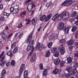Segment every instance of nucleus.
Wrapping results in <instances>:
<instances>
[{"mask_svg": "<svg viewBox=\"0 0 78 78\" xmlns=\"http://www.w3.org/2000/svg\"><path fill=\"white\" fill-rule=\"evenodd\" d=\"M36 53H34L33 55L32 58L31 59V62H34V60L36 58Z\"/></svg>", "mask_w": 78, "mask_h": 78, "instance_id": "15", "label": "nucleus"}, {"mask_svg": "<svg viewBox=\"0 0 78 78\" xmlns=\"http://www.w3.org/2000/svg\"><path fill=\"white\" fill-rule=\"evenodd\" d=\"M69 51H72L73 50V47L71 46L69 48Z\"/></svg>", "mask_w": 78, "mask_h": 78, "instance_id": "58", "label": "nucleus"}, {"mask_svg": "<svg viewBox=\"0 0 78 78\" xmlns=\"http://www.w3.org/2000/svg\"><path fill=\"white\" fill-rule=\"evenodd\" d=\"M70 74H65V77L66 78H69V77L70 76Z\"/></svg>", "mask_w": 78, "mask_h": 78, "instance_id": "53", "label": "nucleus"}, {"mask_svg": "<svg viewBox=\"0 0 78 78\" xmlns=\"http://www.w3.org/2000/svg\"><path fill=\"white\" fill-rule=\"evenodd\" d=\"M34 44V40H33L30 42L29 43L27 48V51H30L31 49V48H33V47H34H34H33V44Z\"/></svg>", "mask_w": 78, "mask_h": 78, "instance_id": "2", "label": "nucleus"}, {"mask_svg": "<svg viewBox=\"0 0 78 78\" xmlns=\"http://www.w3.org/2000/svg\"><path fill=\"white\" fill-rule=\"evenodd\" d=\"M41 43L38 42L37 44V45L36 47V49H38L39 51H41L42 49V46H41Z\"/></svg>", "mask_w": 78, "mask_h": 78, "instance_id": "12", "label": "nucleus"}, {"mask_svg": "<svg viewBox=\"0 0 78 78\" xmlns=\"http://www.w3.org/2000/svg\"><path fill=\"white\" fill-rule=\"evenodd\" d=\"M77 28V27H76V26H73L72 27V29L71 30V31H72V32H74V31H75L76 30Z\"/></svg>", "mask_w": 78, "mask_h": 78, "instance_id": "28", "label": "nucleus"}, {"mask_svg": "<svg viewBox=\"0 0 78 78\" xmlns=\"http://www.w3.org/2000/svg\"><path fill=\"white\" fill-rule=\"evenodd\" d=\"M32 38V34H30V36L28 37V38L27 39V43H29V42H30V41L31 40V39Z\"/></svg>", "mask_w": 78, "mask_h": 78, "instance_id": "18", "label": "nucleus"}, {"mask_svg": "<svg viewBox=\"0 0 78 78\" xmlns=\"http://www.w3.org/2000/svg\"><path fill=\"white\" fill-rule=\"evenodd\" d=\"M52 4V2L51 1H50L48 3L46 4V6L47 7H49L50 5Z\"/></svg>", "mask_w": 78, "mask_h": 78, "instance_id": "31", "label": "nucleus"}, {"mask_svg": "<svg viewBox=\"0 0 78 78\" xmlns=\"http://www.w3.org/2000/svg\"><path fill=\"white\" fill-rule=\"evenodd\" d=\"M53 39H54V37H53V35H51L49 38V41H51V40H53Z\"/></svg>", "mask_w": 78, "mask_h": 78, "instance_id": "43", "label": "nucleus"}, {"mask_svg": "<svg viewBox=\"0 0 78 78\" xmlns=\"http://www.w3.org/2000/svg\"><path fill=\"white\" fill-rule=\"evenodd\" d=\"M6 70H3L2 72V76H3V75L6 74Z\"/></svg>", "mask_w": 78, "mask_h": 78, "instance_id": "44", "label": "nucleus"}, {"mask_svg": "<svg viewBox=\"0 0 78 78\" xmlns=\"http://www.w3.org/2000/svg\"><path fill=\"white\" fill-rule=\"evenodd\" d=\"M22 36H23V34H20L19 36V39H21V38H22Z\"/></svg>", "mask_w": 78, "mask_h": 78, "instance_id": "60", "label": "nucleus"}, {"mask_svg": "<svg viewBox=\"0 0 78 78\" xmlns=\"http://www.w3.org/2000/svg\"><path fill=\"white\" fill-rule=\"evenodd\" d=\"M8 34V32L6 31H3L2 34V38L4 39H6L8 36H7V34Z\"/></svg>", "mask_w": 78, "mask_h": 78, "instance_id": "6", "label": "nucleus"}, {"mask_svg": "<svg viewBox=\"0 0 78 78\" xmlns=\"http://www.w3.org/2000/svg\"><path fill=\"white\" fill-rule=\"evenodd\" d=\"M58 18V20H61L62 18H63V19H64V17L63 16V15L61 13V14L59 15Z\"/></svg>", "mask_w": 78, "mask_h": 78, "instance_id": "33", "label": "nucleus"}, {"mask_svg": "<svg viewBox=\"0 0 78 78\" xmlns=\"http://www.w3.org/2000/svg\"><path fill=\"white\" fill-rule=\"evenodd\" d=\"M16 45V42H14L11 45V48H13L14 47H15Z\"/></svg>", "mask_w": 78, "mask_h": 78, "instance_id": "40", "label": "nucleus"}, {"mask_svg": "<svg viewBox=\"0 0 78 78\" xmlns=\"http://www.w3.org/2000/svg\"><path fill=\"white\" fill-rule=\"evenodd\" d=\"M47 73H48L47 69H44V71L43 73V75L44 76H45L47 75Z\"/></svg>", "mask_w": 78, "mask_h": 78, "instance_id": "32", "label": "nucleus"}, {"mask_svg": "<svg viewBox=\"0 0 78 78\" xmlns=\"http://www.w3.org/2000/svg\"><path fill=\"white\" fill-rule=\"evenodd\" d=\"M54 16H55L57 18H58L59 16V15L58 13H56Z\"/></svg>", "mask_w": 78, "mask_h": 78, "instance_id": "59", "label": "nucleus"}, {"mask_svg": "<svg viewBox=\"0 0 78 78\" xmlns=\"http://www.w3.org/2000/svg\"><path fill=\"white\" fill-rule=\"evenodd\" d=\"M66 64H67V63L66 62L64 61H62L60 63V66L61 67H63L66 66Z\"/></svg>", "mask_w": 78, "mask_h": 78, "instance_id": "20", "label": "nucleus"}, {"mask_svg": "<svg viewBox=\"0 0 78 78\" xmlns=\"http://www.w3.org/2000/svg\"><path fill=\"white\" fill-rule=\"evenodd\" d=\"M3 7V5L2 4L0 5V9H2Z\"/></svg>", "mask_w": 78, "mask_h": 78, "instance_id": "62", "label": "nucleus"}, {"mask_svg": "<svg viewBox=\"0 0 78 78\" xmlns=\"http://www.w3.org/2000/svg\"><path fill=\"white\" fill-rule=\"evenodd\" d=\"M18 47H16L13 50V53L14 54L16 53L17 52H18Z\"/></svg>", "mask_w": 78, "mask_h": 78, "instance_id": "29", "label": "nucleus"}, {"mask_svg": "<svg viewBox=\"0 0 78 78\" xmlns=\"http://www.w3.org/2000/svg\"><path fill=\"white\" fill-rule=\"evenodd\" d=\"M58 37V34L57 33H55L54 36V39H56Z\"/></svg>", "mask_w": 78, "mask_h": 78, "instance_id": "42", "label": "nucleus"}, {"mask_svg": "<svg viewBox=\"0 0 78 78\" xmlns=\"http://www.w3.org/2000/svg\"><path fill=\"white\" fill-rule=\"evenodd\" d=\"M56 19H57V18L55 16L52 17V20H53L54 21H55Z\"/></svg>", "mask_w": 78, "mask_h": 78, "instance_id": "49", "label": "nucleus"}, {"mask_svg": "<svg viewBox=\"0 0 78 78\" xmlns=\"http://www.w3.org/2000/svg\"><path fill=\"white\" fill-rule=\"evenodd\" d=\"M75 45L77 48H78V43L76 42L75 44Z\"/></svg>", "mask_w": 78, "mask_h": 78, "instance_id": "64", "label": "nucleus"}, {"mask_svg": "<svg viewBox=\"0 0 78 78\" xmlns=\"http://www.w3.org/2000/svg\"><path fill=\"white\" fill-rule=\"evenodd\" d=\"M52 44V42H49L48 44V48H51V44Z\"/></svg>", "mask_w": 78, "mask_h": 78, "instance_id": "45", "label": "nucleus"}, {"mask_svg": "<svg viewBox=\"0 0 78 78\" xmlns=\"http://www.w3.org/2000/svg\"><path fill=\"white\" fill-rule=\"evenodd\" d=\"M5 19V17L3 16H2L0 18V20H1V21H4Z\"/></svg>", "mask_w": 78, "mask_h": 78, "instance_id": "52", "label": "nucleus"}, {"mask_svg": "<svg viewBox=\"0 0 78 78\" xmlns=\"http://www.w3.org/2000/svg\"><path fill=\"white\" fill-rule=\"evenodd\" d=\"M30 22H31V20H27V21L26 23V25H28V24H29Z\"/></svg>", "mask_w": 78, "mask_h": 78, "instance_id": "55", "label": "nucleus"}, {"mask_svg": "<svg viewBox=\"0 0 78 78\" xmlns=\"http://www.w3.org/2000/svg\"><path fill=\"white\" fill-rule=\"evenodd\" d=\"M12 36V33H11V34H10L8 37H9V38L10 37H11V36Z\"/></svg>", "mask_w": 78, "mask_h": 78, "instance_id": "61", "label": "nucleus"}, {"mask_svg": "<svg viewBox=\"0 0 78 78\" xmlns=\"http://www.w3.org/2000/svg\"><path fill=\"white\" fill-rule=\"evenodd\" d=\"M31 0H27L25 2V4L26 5H27V4H28L30 2H31Z\"/></svg>", "mask_w": 78, "mask_h": 78, "instance_id": "48", "label": "nucleus"}, {"mask_svg": "<svg viewBox=\"0 0 78 78\" xmlns=\"http://www.w3.org/2000/svg\"><path fill=\"white\" fill-rule=\"evenodd\" d=\"M34 47H33L32 48V49L30 51L29 53V55L27 56V59H29L31 57V55L33 54V51H34Z\"/></svg>", "mask_w": 78, "mask_h": 78, "instance_id": "13", "label": "nucleus"}, {"mask_svg": "<svg viewBox=\"0 0 78 78\" xmlns=\"http://www.w3.org/2000/svg\"><path fill=\"white\" fill-rule=\"evenodd\" d=\"M75 2V0H66L61 4L63 6H68Z\"/></svg>", "mask_w": 78, "mask_h": 78, "instance_id": "1", "label": "nucleus"}, {"mask_svg": "<svg viewBox=\"0 0 78 78\" xmlns=\"http://www.w3.org/2000/svg\"><path fill=\"white\" fill-rule=\"evenodd\" d=\"M4 54H5V51H3L1 55H0V59H1V58H2V57H3V55H4Z\"/></svg>", "mask_w": 78, "mask_h": 78, "instance_id": "47", "label": "nucleus"}, {"mask_svg": "<svg viewBox=\"0 0 78 78\" xmlns=\"http://www.w3.org/2000/svg\"><path fill=\"white\" fill-rule=\"evenodd\" d=\"M70 28V26H68L67 28H66V27H64V28L63 30H64L65 33L67 34L69 33V29Z\"/></svg>", "mask_w": 78, "mask_h": 78, "instance_id": "11", "label": "nucleus"}, {"mask_svg": "<svg viewBox=\"0 0 78 78\" xmlns=\"http://www.w3.org/2000/svg\"><path fill=\"white\" fill-rule=\"evenodd\" d=\"M7 55L8 56H10V58H11V56H13V54H12V51H11L8 52L7 53Z\"/></svg>", "mask_w": 78, "mask_h": 78, "instance_id": "23", "label": "nucleus"}, {"mask_svg": "<svg viewBox=\"0 0 78 78\" xmlns=\"http://www.w3.org/2000/svg\"><path fill=\"white\" fill-rule=\"evenodd\" d=\"M39 68L40 70H43V64L42 63H40L39 65Z\"/></svg>", "mask_w": 78, "mask_h": 78, "instance_id": "39", "label": "nucleus"}, {"mask_svg": "<svg viewBox=\"0 0 78 78\" xmlns=\"http://www.w3.org/2000/svg\"><path fill=\"white\" fill-rule=\"evenodd\" d=\"M67 61L68 64H70L72 62V58L70 57H69L67 58Z\"/></svg>", "mask_w": 78, "mask_h": 78, "instance_id": "17", "label": "nucleus"}, {"mask_svg": "<svg viewBox=\"0 0 78 78\" xmlns=\"http://www.w3.org/2000/svg\"><path fill=\"white\" fill-rule=\"evenodd\" d=\"M75 37L76 39L78 38V30L76 32L75 34Z\"/></svg>", "mask_w": 78, "mask_h": 78, "instance_id": "46", "label": "nucleus"}, {"mask_svg": "<svg viewBox=\"0 0 78 78\" xmlns=\"http://www.w3.org/2000/svg\"><path fill=\"white\" fill-rule=\"evenodd\" d=\"M5 56H3L1 60V61L2 62L0 64V66L2 67H3L5 64H6V61L5 60Z\"/></svg>", "mask_w": 78, "mask_h": 78, "instance_id": "7", "label": "nucleus"}, {"mask_svg": "<svg viewBox=\"0 0 78 78\" xmlns=\"http://www.w3.org/2000/svg\"><path fill=\"white\" fill-rule=\"evenodd\" d=\"M48 34L46 33L44 35V39H46V38H47V37H48Z\"/></svg>", "mask_w": 78, "mask_h": 78, "instance_id": "54", "label": "nucleus"}, {"mask_svg": "<svg viewBox=\"0 0 78 78\" xmlns=\"http://www.w3.org/2000/svg\"><path fill=\"white\" fill-rule=\"evenodd\" d=\"M61 13L63 15V19L64 20H66L69 17V13L68 12H66L64 11L62 12Z\"/></svg>", "mask_w": 78, "mask_h": 78, "instance_id": "3", "label": "nucleus"}, {"mask_svg": "<svg viewBox=\"0 0 78 78\" xmlns=\"http://www.w3.org/2000/svg\"><path fill=\"white\" fill-rule=\"evenodd\" d=\"M60 43H62V44H64L66 42V40L65 39H61L59 41Z\"/></svg>", "mask_w": 78, "mask_h": 78, "instance_id": "41", "label": "nucleus"}, {"mask_svg": "<svg viewBox=\"0 0 78 78\" xmlns=\"http://www.w3.org/2000/svg\"><path fill=\"white\" fill-rule=\"evenodd\" d=\"M10 12H12V14H17L19 11V9H14L13 7H12L10 9Z\"/></svg>", "mask_w": 78, "mask_h": 78, "instance_id": "5", "label": "nucleus"}, {"mask_svg": "<svg viewBox=\"0 0 78 78\" xmlns=\"http://www.w3.org/2000/svg\"><path fill=\"white\" fill-rule=\"evenodd\" d=\"M61 62V60L59 58H58L54 61V63L55 65H58Z\"/></svg>", "mask_w": 78, "mask_h": 78, "instance_id": "16", "label": "nucleus"}, {"mask_svg": "<svg viewBox=\"0 0 78 78\" xmlns=\"http://www.w3.org/2000/svg\"><path fill=\"white\" fill-rule=\"evenodd\" d=\"M77 12H76V11H74L72 14L71 15V17H75L77 15Z\"/></svg>", "mask_w": 78, "mask_h": 78, "instance_id": "27", "label": "nucleus"}, {"mask_svg": "<svg viewBox=\"0 0 78 78\" xmlns=\"http://www.w3.org/2000/svg\"><path fill=\"white\" fill-rule=\"evenodd\" d=\"M74 67H75L76 68H77V67H78V63H74Z\"/></svg>", "mask_w": 78, "mask_h": 78, "instance_id": "51", "label": "nucleus"}, {"mask_svg": "<svg viewBox=\"0 0 78 78\" xmlns=\"http://www.w3.org/2000/svg\"><path fill=\"white\" fill-rule=\"evenodd\" d=\"M22 26H23L22 23H21L20 24L18 25V28H21V27H22Z\"/></svg>", "mask_w": 78, "mask_h": 78, "instance_id": "57", "label": "nucleus"}, {"mask_svg": "<svg viewBox=\"0 0 78 78\" xmlns=\"http://www.w3.org/2000/svg\"><path fill=\"white\" fill-rule=\"evenodd\" d=\"M2 45H3V44L2 43V41H0V48H2Z\"/></svg>", "mask_w": 78, "mask_h": 78, "instance_id": "63", "label": "nucleus"}, {"mask_svg": "<svg viewBox=\"0 0 78 78\" xmlns=\"http://www.w3.org/2000/svg\"><path fill=\"white\" fill-rule=\"evenodd\" d=\"M47 17V16L45 15H43L40 18V20L41 21H44L45 18Z\"/></svg>", "mask_w": 78, "mask_h": 78, "instance_id": "25", "label": "nucleus"}, {"mask_svg": "<svg viewBox=\"0 0 78 78\" xmlns=\"http://www.w3.org/2000/svg\"><path fill=\"white\" fill-rule=\"evenodd\" d=\"M20 16L21 17H23L24 16H26V11L22 12Z\"/></svg>", "mask_w": 78, "mask_h": 78, "instance_id": "35", "label": "nucleus"}, {"mask_svg": "<svg viewBox=\"0 0 78 78\" xmlns=\"http://www.w3.org/2000/svg\"><path fill=\"white\" fill-rule=\"evenodd\" d=\"M54 55L55 57H58V56H59V52L56 51L54 54Z\"/></svg>", "mask_w": 78, "mask_h": 78, "instance_id": "38", "label": "nucleus"}, {"mask_svg": "<svg viewBox=\"0 0 78 78\" xmlns=\"http://www.w3.org/2000/svg\"><path fill=\"white\" fill-rule=\"evenodd\" d=\"M25 68V64H23L22 65L20 69L19 74L20 75H22V72L23 71V69Z\"/></svg>", "mask_w": 78, "mask_h": 78, "instance_id": "10", "label": "nucleus"}, {"mask_svg": "<svg viewBox=\"0 0 78 78\" xmlns=\"http://www.w3.org/2000/svg\"><path fill=\"white\" fill-rule=\"evenodd\" d=\"M74 41L72 40H70L67 41V44L68 45H72L73 44Z\"/></svg>", "mask_w": 78, "mask_h": 78, "instance_id": "19", "label": "nucleus"}, {"mask_svg": "<svg viewBox=\"0 0 78 78\" xmlns=\"http://www.w3.org/2000/svg\"><path fill=\"white\" fill-rule=\"evenodd\" d=\"M60 52L61 55H64L65 53V52H66L65 48L64 47H62L60 48Z\"/></svg>", "mask_w": 78, "mask_h": 78, "instance_id": "9", "label": "nucleus"}, {"mask_svg": "<svg viewBox=\"0 0 78 78\" xmlns=\"http://www.w3.org/2000/svg\"><path fill=\"white\" fill-rule=\"evenodd\" d=\"M59 71V69L57 68H55V70L53 71V73L55 75H56L58 74V72Z\"/></svg>", "mask_w": 78, "mask_h": 78, "instance_id": "24", "label": "nucleus"}, {"mask_svg": "<svg viewBox=\"0 0 78 78\" xmlns=\"http://www.w3.org/2000/svg\"><path fill=\"white\" fill-rule=\"evenodd\" d=\"M50 56V52L49 51H47L46 52L45 56L46 57V58H48L49 56Z\"/></svg>", "mask_w": 78, "mask_h": 78, "instance_id": "21", "label": "nucleus"}, {"mask_svg": "<svg viewBox=\"0 0 78 78\" xmlns=\"http://www.w3.org/2000/svg\"><path fill=\"white\" fill-rule=\"evenodd\" d=\"M33 6H34V5L32 3L29 4L28 5L27 7V9L28 11L30 12L31 11V9H33Z\"/></svg>", "mask_w": 78, "mask_h": 78, "instance_id": "8", "label": "nucleus"}, {"mask_svg": "<svg viewBox=\"0 0 78 78\" xmlns=\"http://www.w3.org/2000/svg\"><path fill=\"white\" fill-rule=\"evenodd\" d=\"M68 72H70L72 70V68L70 67H69L66 69Z\"/></svg>", "mask_w": 78, "mask_h": 78, "instance_id": "30", "label": "nucleus"}, {"mask_svg": "<svg viewBox=\"0 0 78 78\" xmlns=\"http://www.w3.org/2000/svg\"><path fill=\"white\" fill-rule=\"evenodd\" d=\"M36 19H33L32 21V23L33 25H35L36 23Z\"/></svg>", "mask_w": 78, "mask_h": 78, "instance_id": "34", "label": "nucleus"}, {"mask_svg": "<svg viewBox=\"0 0 78 78\" xmlns=\"http://www.w3.org/2000/svg\"><path fill=\"white\" fill-rule=\"evenodd\" d=\"M10 64H11L12 66H14L15 64H16V62L13 60H12Z\"/></svg>", "mask_w": 78, "mask_h": 78, "instance_id": "36", "label": "nucleus"}, {"mask_svg": "<svg viewBox=\"0 0 78 78\" xmlns=\"http://www.w3.org/2000/svg\"><path fill=\"white\" fill-rule=\"evenodd\" d=\"M57 50V49H56V48H53L51 49V52H52V53H55V52H56Z\"/></svg>", "mask_w": 78, "mask_h": 78, "instance_id": "26", "label": "nucleus"}, {"mask_svg": "<svg viewBox=\"0 0 78 78\" xmlns=\"http://www.w3.org/2000/svg\"><path fill=\"white\" fill-rule=\"evenodd\" d=\"M64 76H65V73H62V75H61L60 77L61 78H64Z\"/></svg>", "mask_w": 78, "mask_h": 78, "instance_id": "50", "label": "nucleus"}, {"mask_svg": "<svg viewBox=\"0 0 78 78\" xmlns=\"http://www.w3.org/2000/svg\"><path fill=\"white\" fill-rule=\"evenodd\" d=\"M65 27H64V23L61 22L58 25L57 28L58 30H63Z\"/></svg>", "mask_w": 78, "mask_h": 78, "instance_id": "4", "label": "nucleus"}, {"mask_svg": "<svg viewBox=\"0 0 78 78\" xmlns=\"http://www.w3.org/2000/svg\"><path fill=\"white\" fill-rule=\"evenodd\" d=\"M77 72V70H76V68H75V69H74L72 71V73H71L72 75H74L76 72Z\"/></svg>", "mask_w": 78, "mask_h": 78, "instance_id": "37", "label": "nucleus"}, {"mask_svg": "<svg viewBox=\"0 0 78 78\" xmlns=\"http://www.w3.org/2000/svg\"><path fill=\"white\" fill-rule=\"evenodd\" d=\"M10 64H11V62H8L7 63H6V66L7 67H8L9 66H10Z\"/></svg>", "mask_w": 78, "mask_h": 78, "instance_id": "56", "label": "nucleus"}, {"mask_svg": "<svg viewBox=\"0 0 78 78\" xmlns=\"http://www.w3.org/2000/svg\"><path fill=\"white\" fill-rule=\"evenodd\" d=\"M51 16H52V14H51V13H50L45 18V22H47V21L49 20Z\"/></svg>", "mask_w": 78, "mask_h": 78, "instance_id": "14", "label": "nucleus"}, {"mask_svg": "<svg viewBox=\"0 0 78 78\" xmlns=\"http://www.w3.org/2000/svg\"><path fill=\"white\" fill-rule=\"evenodd\" d=\"M28 71H25L24 72V78H27V77H28Z\"/></svg>", "mask_w": 78, "mask_h": 78, "instance_id": "22", "label": "nucleus"}]
</instances>
